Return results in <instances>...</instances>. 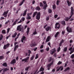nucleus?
I'll list each match as a JSON object with an SVG mask.
<instances>
[{"label": "nucleus", "mask_w": 74, "mask_h": 74, "mask_svg": "<svg viewBox=\"0 0 74 74\" xmlns=\"http://www.w3.org/2000/svg\"><path fill=\"white\" fill-rule=\"evenodd\" d=\"M36 15V18L39 21L40 19V12H39L38 13L37 12H34V13H33V17L34 18Z\"/></svg>", "instance_id": "1"}, {"label": "nucleus", "mask_w": 74, "mask_h": 74, "mask_svg": "<svg viewBox=\"0 0 74 74\" xmlns=\"http://www.w3.org/2000/svg\"><path fill=\"white\" fill-rule=\"evenodd\" d=\"M44 4H45L44 5V7H43V9H44L45 11L46 9L48 7L47 4V2L45 1H44L42 2Z\"/></svg>", "instance_id": "2"}, {"label": "nucleus", "mask_w": 74, "mask_h": 74, "mask_svg": "<svg viewBox=\"0 0 74 74\" xmlns=\"http://www.w3.org/2000/svg\"><path fill=\"white\" fill-rule=\"evenodd\" d=\"M60 27V23H56L55 24V28L56 29H59Z\"/></svg>", "instance_id": "3"}, {"label": "nucleus", "mask_w": 74, "mask_h": 74, "mask_svg": "<svg viewBox=\"0 0 74 74\" xmlns=\"http://www.w3.org/2000/svg\"><path fill=\"white\" fill-rule=\"evenodd\" d=\"M29 56H27L26 58H25L24 59L22 60V62H23L24 61L25 62H28V60L29 59Z\"/></svg>", "instance_id": "4"}, {"label": "nucleus", "mask_w": 74, "mask_h": 74, "mask_svg": "<svg viewBox=\"0 0 74 74\" xmlns=\"http://www.w3.org/2000/svg\"><path fill=\"white\" fill-rule=\"evenodd\" d=\"M10 45V44L9 43L7 44L6 45H4L3 47V49H7L8 47H9V46Z\"/></svg>", "instance_id": "5"}, {"label": "nucleus", "mask_w": 74, "mask_h": 74, "mask_svg": "<svg viewBox=\"0 0 74 74\" xmlns=\"http://www.w3.org/2000/svg\"><path fill=\"white\" fill-rule=\"evenodd\" d=\"M66 29L67 32L69 33H72L73 32L72 28H70L69 27H66Z\"/></svg>", "instance_id": "6"}, {"label": "nucleus", "mask_w": 74, "mask_h": 74, "mask_svg": "<svg viewBox=\"0 0 74 74\" xmlns=\"http://www.w3.org/2000/svg\"><path fill=\"white\" fill-rule=\"evenodd\" d=\"M22 27L21 25H20L17 26V27L16 30L19 32H21L22 31V28L21 27Z\"/></svg>", "instance_id": "7"}, {"label": "nucleus", "mask_w": 74, "mask_h": 74, "mask_svg": "<svg viewBox=\"0 0 74 74\" xmlns=\"http://www.w3.org/2000/svg\"><path fill=\"white\" fill-rule=\"evenodd\" d=\"M51 27L50 26H48L45 28V30L47 32H48L49 31H51Z\"/></svg>", "instance_id": "8"}, {"label": "nucleus", "mask_w": 74, "mask_h": 74, "mask_svg": "<svg viewBox=\"0 0 74 74\" xmlns=\"http://www.w3.org/2000/svg\"><path fill=\"white\" fill-rule=\"evenodd\" d=\"M16 60L15 59L12 60L10 62V64H12L16 63Z\"/></svg>", "instance_id": "9"}, {"label": "nucleus", "mask_w": 74, "mask_h": 74, "mask_svg": "<svg viewBox=\"0 0 74 74\" xmlns=\"http://www.w3.org/2000/svg\"><path fill=\"white\" fill-rule=\"evenodd\" d=\"M66 2L67 3L68 5L69 6H70V5L72 4L71 2H70L69 0H67L66 1Z\"/></svg>", "instance_id": "10"}, {"label": "nucleus", "mask_w": 74, "mask_h": 74, "mask_svg": "<svg viewBox=\"0 0 74 74\" xmlns=\"http://www.w3.org/2000/svg\"><path fill=\"white\" fill-rule=\"evenodd\" d=\"M36 45V44L35 42H34L30 44V46L32 47H35Z\"/></svg>", "instance_id": "11"}, {"label": "nucleus", "mask_w": 74, "mask_h": 74, "mask_svg": "<svg viewBox=\"0 0 74 74\" xmlns=\"http://www.w3.org/2000/svg\"><path fill=\"white\" fill-rule=\"evenodd\" d=\"M71 15H73L74 14V13L73 12V11L74 10H73V7H71Z\"/></svg>", "instance_id": "12"}, {"label": "nucleus", "mask_w": 74, "mask_h": 74, "mask_svg": "<svg viewBox=\"0 0 74 74\" xmlns=\"http://www.w3.org/2000/svg\"><path fill=\"white\" fill-rule=\"evenodd\" d=\"M27 10L26 9L24 11V12L23 14V16H25L26 15Z\"/></svg>", "instance_id": "13"}, {"label": "nucleus", "mask_w": 74, "mask_h": 74, "mask_svg": "<svg viewBox=\"0 0 74 74\" xmlns=\"http://www.w3.org/2000/svg\"><path fill=\"white\" fill-rule=\"evenodd\" d=\"M9 10H8L4 12L3 14H2L3 16H5L6 15H7L8 14V13Z\"/></svg>", "instance_id": "14"}, {"label": "nucleus", "mask_w": 74, "mask_h": 74, "mask_svg": "<svg viewBox=\"0 0 74 74\" xmlns=\"http://www.w3.org/2000/svg\"><path fill=\"white\" fill-rule=\"evenodd\" d=\"M25 39H26V37L24 36H23L22 39L21 40V41L22 43L23 42V41Z\"/></svg>", "instance_id": "15"}, {"label": "nucleus", "mask_w": 74, "mask_h": 74, "mask_svg": "<svg viewBox=\"0 0 74 74\" xmlns=\"http://www.w3.org/2000/svg\"><path fill=\"white\" fill-rule=\"evenodd\" d=\"M19 45H18L15 46L14 48V51H15L18 48Z\"/></svg>", "instance_id": "16"}, {"label": "nucleus", "mask_w": 74, "mask_h": 74, "mask_svg": "<svg viewBox=\"0 0 74 74\" xmlns=\"http://www.w3.org/2000/svg\"><path fill=\"white\" fill-rule=\"evenodd\" d=\"M51 65L50 64H48V65H47V70H50V69H51Z\"/></svg>", "instance_id": "17"}, {"label": "nucleus", "mask_w": 74, "mask_h": 74, "mask_svg": "<svg viewBox=\"0 0 74 74\" xmlns=\"http://www.w3.org/2000/svg\"><path fill=\"white\" fill-rule=\"evenodd\" d=\"M50 36H48L46 40V42H47L50 41Z\"/></svg>", "instance_id": "18"}, {"label": "nucleus", "mask_w": 74, "mask_h": 74, "mask_svg": "<svg viewBox=\"0 0 74 74\" xmlns=\"http://www.w3.org/2000/svg\"><path fill=\"white\" fill-rule=\"evenodd\" d=\"M61 24L63 26H65L66 25L65 21H62L61 22Z\"/></svg>", "instance_id": "19"}, {"label": "nucleus", "mask_w": 74, "mask_h": 74, "mask_svg": "<svg viewBox=\"0 0 74 74\" xmlns=\"http://www.w3.org/2000/svg\"><path fill=\"white\" fill-rule=\"evenodd\" d=\"M70 70V68L69 67H67L65 70H64V72H66L68 71H69Z\"/></svg>", "instance_id": "20"}, {"label": "nucleus", "mask_w": 74, "mask_h": 74, "mask_svg": "<svg viewBox=\"0 0 74 74\" xmlns=\"http://www.w3.org/2000/svg\"><path fill=\"white\" fill-rule=\"evenodd\" d=\"M60 34L59 32H57L54 36L55 38H56L58 36V35Z\"/></svg>", "instance_id": "21"}, {"label": "nucleus", "mask_w": 74, "mask_h": 74, "mask_svg": "<svg viewBox=\"0 0 74 74\" xmlns=\"http://www.w3.org/2000/svg\"><path fill=\"white\" fill-rule=\"evenodd\" d=\"M64 20L68 22L69 21V17H65Z\"/></svg>", "instance_id": "22"}, {"label": "nucleus", "mask_w": 74, "mask_h": 74, "mask_svg": "<svg viewBox=\"0 0 74 74\" xmlns=\"http://www.w3.org/2000/svg\"><path fill=\"white\" fill-rule=\"evenodd\" d=\"M25 1V0H23L22 1H21L20 3V4L19 5V6H21V5H22L23 4Z\"/></svg>", "instance_id": "23"}, {"label": "nucleus", "mask_w": 74, "mask_h": 74, "mask_svg": "<svg viewBox=\"0 0 74 74\" xmlns=\"http://www.w3.org/2000/svg\"><path fill=\"white\" fill-rule=\"evenodd\" d=\"M45 70V69L44 68L42 67H41L40 70V71H43Z\"/></svg>", "instance_id": "24"}, {"label": "nucleus", "mask_w": 74, "mask_h": 74, "mask_svg": "<svg viewBox=\"0 0 74 74\" xmlns=\"http://www.w3.org/2000/svg\"><path fill=\"white\" fill-rule=\"evenodd\" d=\"M30 66H28L27 67L25 68V71H29V69L30 68Z\"/></svg>", "instance_id": "25"}, {"label": "nucleus", "mask_w": 74, "mask_h": 74, "mask_svg": "<svg viewBox=\"0 0 74 74\" xmlns=\"http://www.w3.org/2000/svg\"><path fill=\"white\" fill-rule=\"evenodd\" d=\"M9 70V69H8L7 68H4L3 70V71L4 72H6L7 71Z\"/></svg>", "instance_id": "26"}, {"label": "nucleus", "mask_w": 74, "mask_h": 74, "mask_svg": "<svg viewBox=\"0 0 74 74\" xmlns=\"http://www.w3.org/2000/svg\"><path fill=\"white\" fill-rule=\"evenodd\" d=\"M17 35V33L16 32H15L14 34L12 36V37L13 38H15Z\"/></svg>", "instance_id": "27"}, {"label": "nucleus", "mask_w": 74, "mask_h": 74, "mask_svg": "<svg viewBox=\"0 0 74 74\" xmlns=\"http://www.w3.org/2000/svg\"><path fill=\"white\" fill-rule=\"evenodd\" d=\"M2 65L3 66H4L5 67L7 66V63L6 62H4L3 64Z\"/></svg>", "instance_id": "28"}, {"label": "nucleus", "mask_w": 74, "mask_h": 74, "mask_svg": "<svg viewBox=\"0 0 74 74\" xmlns=\"http://www.w3.org/2000/svg\"><path fill=\"white\" fill-rule=\"evenodd\" d=\"M1 33L3 34H6L5 30V29H3L2 30V31H1Z\"/></svg>", "instance_id": "29"}, {"label": "nucleus", "mask_w": 74, "mask_h": 74, "mask_svg": "<svg viewBox=\"0 0 74 74\" xmlns=\"http://www.w3.org/2000/svg\"><path fill=\"white\" fill-rule=\"evenodd\" d=\"M48 12L49 14H51L52 13V10L51 9H49L48 10Z\"/></svg>", "instance_id": "30"}, {"label": "nucleus", "mask_w": 74, "mask_h": 74, "mask_svg": "<svg viewBox=\"0 0 74 74\" xmlns=\"http://www.w3.org/2000/svg\"><path fill=\"white\" fill-rule=\"evenodd\" d=\"M29 28H27V35H29Z\"/></svg>", "instance_id": "31"}, {"label": "nucleus", "mask_w": 74, "mask_h": 74, "mask_svg": "<svg viewBox=\"0 0 74 74\" xmlns=\"http://www.w3.org/2000/svg\"><path fill=\"white\" fill-rule=\"evenodd\" d=\"M34 55H33L32 56V57H31L30 59L31 60H33L34 57Z\"/></svg>", "instance_id": "32"}, {"label": "nucleus", "mask_w": 74, "mask_h": 74, "mask_svg": "<svg viewBox=\"0 0 74 74\" xmlns=\"http://www.w3.org/2000/svg\"><path fill=\"white\" fill-rule=\"evenodd\" d=\"M36 10L38 11H40V8L39 6H37L36 8Z\"/></svg>", "instance_id": "33"}, {"label": "nucleus", "mask_w": 74, "mask_h": 74, "mask_svg": "<svg viewBox=\"0 0 74 74\" xmlns=\"http://www.w3.org/2000/svg\"><path fill=\"white\" fill-rule=\"evenodd\" d=\"M67 47H66L64 48L63 49L64 52H66L67 51Z\"/></svg>", "instance_id": "34"}, {"label": "nucleus", "mask_w": 74, "mask_h": 74, "mask_svg": "<svg viewBox=\"0 0 74 74\" xmlns=\"http://www.w3.org/2000/svg\"><path fill=\"white\" fill-rule=\"evenodd\" d=\"M3 38V36L2 34H1L0 35V41H1Z\"/></svg>", "instance_id": "35"}, {"label": "nucleus", "mask_w": 74, "mask_h": 74, "mask_svg": "<svg viewBox=\"0 0 74 74\" xmlns=\"http://www.w3.org/2000/svg\"><path fill=\"white\" fill-rule=\"evenodd\" d=\"M52 8L53 10H55L56 8V6L55 5H53L52 6Z\"/></svg>", "instance_id": "36"}, {"label": "nucleus", "mask_w": 74, "mask_h": 74, "mask_svg": "<svg viewBox=\"0 0 74 74\" xmlns=\"http://www.w3.org/2000/svg\"><path fill=\"white\" fill-rule=\"evenodd\" d=\"M31 18L30 16H27V17L26 18V19L29 20L31 19Z\"/></svg>", "instance_id": "37"}, {"label": "nucleus", "mask_w": 74, "mask_h": 74, "mask_svg": "<svg viewBox=\"0 0 74 74\" xmlns=\"http://www.w3.org/2000/svg\"><path fill=\"white\" fill-rule=\"evenodd\" d=\"M4 58L3 56H0V60H2Z\"/></svg>", "instance_id": "38"}, {"label": "nucleus", "mask_w": 74, "mask_h": 74, "mask_svg": "<svg viewBox=\"0 0 74 74\" xmlns=\"http://www.w3.org/2000/svg\"><path fill=\"white\" fill-rule=\"evenodd\" d=\"M33 34L34 35L37 34V32H36V29H35V31L33 33Z\"/></svg>", "instance_id": "39"}, {"label": "nucleus", "mask_w": 74, "mask_h": 74, "mask_svg": "<svg viewBox=\"0 0 74 74\" xmlns=\"http://www.w3.org/2000/svg\"><path fill=\"white\" fill-rule=\"evenodd\" d=\"M60 50H61L60 47H59L57 49V52H59L60 51Z\"/></svg>", "instance_id": "40"}, {"label": "nucleus", "mask_w": 74, "mask_h": 74, "mask_svg": "<svg viewBox=\"0 0 74 74\" xmlns=\"http://www.w3.org/2000/svg\"><path fill=\"white\" fill-rule=\"evenodd\" d=\"M52 50L53 51L54 53H55L56 52V51H57V50L56 49V48H54L53 49H52Z\"/></svg>", "instance_id": "41"}, {"label": "nucleus", "mask_w": 74, "mask_h": 74, "mask_svg": "<svg viewBox=\"0 0 74 74\" xmlns=\"http://www.w3.org/2000/svg\"><path fill=\"white\" fill-rule=\"evenodd\" d=\"M21 20V21H24L25 20V18L24 17H22Z\"/></svg>", "instance_id": "42"}, {"label": "nucleus", "mask_w": 74, "mask_h": 74, "mask_svg": "<svg viewBox=\"0 0 74 74\" xmlns=\"http://www.w3.org/2000/svg\"><path fill=\"white\" fill-rule=\"evenodd\" d=\"M32 14V12H31L29 13H28L27 14V16H31Z\"/></svg>", "instance_id": "43"}, {"label": "nucleus", "mask_w": 74, "mask_h": 74, "mask_svg": "<svg viewBox=\"0 0 74 74\" xmlns=\"http://www.w3.org/2000/svg\"><path fill=\"white\" fill-rule=\"evenodd\" d=\"M40 6L41 7H43V4L42 3L40 2Z\"/></svg>", "instance_id": "44"}, {"label": "nucleus", "mask_w": 74, "mask_h": 74, "mask_svg": "<svg viewBox=\"0 0 74 74\" xmlns=\"http://www.w3.org/2000/svg\"><path fill=\"white\" fill-rule=\"evenodd\" d=\"M62 64V62L61 61H59L58 62V63H57L58 65H60Z\"/></svg>", "instance_id": "45"}, {"label": "nucleus", "mask_w": 74, "mask_h": 74, "mask_svg": "<svg viewBox=\"0 0 74 74\" xmlns=\"http://www.w3.org/2000/svg\"><path fill=\"white\" fill-rule=\"evenodd\" d=\"M50 53L51 54H53L54 53L52 50H51L50 51Z\"/></svg>", "instance_id": "46"}, {"label": "nucleus", "mask_w": 74, "mask_h": 74, "mask_svg": "<svg viewBox=\"0 0 74 74\" xmlns=\"http://www.w3.org/2000/svg\"><path fill=\"white\" fill-rule=\"evenodd\" d=\"M16 24H17V23L14 21L13 23V24H12V26H14V25H16Z\"/></svg>", "instance_id": "47"}, {"label": "nucleus", "mask_w": 74, "mask_h": 74, "mask_svg": "<svg viewBox=\"0 0 74 74\" xmlns=\"http://www.w3.org/2000/svg\"><path fill=\"white\" fill-rule=\"evenodd\" d=\"M64 39H62V40H61L60 41V42L62 44V43H64Z\"/></svg>", "instance_id": "48"}, {"label": "nucleus", "mask_w": 74, "mask_h": 74, "mask_svg": "<svg viewBox=\"0 0 74 74\" xmlns=\"http://www.w3.org/2000/svg\"><path fill=\"white\" fill-rule=\"evenodd\" d=\"M60 69H60L61 71H62L63 69V66H60Z\"/></svg>", "instance_id": "49"}, {"label": "nucleus", "mask_w": 74, "mask_h": 74, "mask_svg": "<svg viewBox=\"0 0 74 74\" xmlns=\"http://www.w3.org/2000/svg\"><path fill=\"white\" fill-rule=\"evenodd\" d=\"M38 58V54H37L36 55V56L35 57V59H37Z\"/></svg>", "instance_id": "50"}, {"label": "nucleus", "mask_w": 74, "mask_h": 74, "mask_svg": "<svg viewBox=\"0 0 74 74\" xmlns=\"http://www.w3.org/2000/svg\"><path fill=\"white\" fill-rule=\"evenodd\" d=\"M52 60V58L51 57H50L49 58V62H50Z\"/></svg>", "instance_id": "51"}, {"label": "nucleus", "mask_w": 74, "mask_h": 74, "mask_svg": "<svg viewBox=\"0 0 74 74\" xmlns=\"http://www.w3.org/2000/svg\"><path fill=\"white\" fill-rule=\"evenodd\" d=\"M71 58L72 59H74V54H72L71 55Z\"/></svg>", "instance_id": "52"}, {"label": "nucleus", "mask_w": 74, "mask_h": 74, "mask_svg": "<svg viewBox=\"0 0 74 74\" xmlns=\"http://www.w3.org/2000/svg\"><path fill=\"white\" fill-rule=\"evenodd\" d=\"M59 1H59L58 0L57 1H56V4L57 5H59Z\"/></svg>", "instance_id": "53"}, {"label": "nucleus", "mask_w": 74, "mask_h": 74, "mask_svg": "<svg viewBox=\"0 0 74 74\" xmlns=\"http://www.w3.org/2000/svg\"><path fill=\"white\" fill-rule=\"evenodd\" d=\"M30 54H29L28 55V53H25V56H30Z\"/></svg>", "instance_id": "54"}, {"label": "nucleus", "mask_w": 74, "mask_h": 74, "mask_svg": "<svg viewBox=\"0 0 74 74\" xmlns=\"http://www.w3.org/2000/svg\"><path fill=\"white\" fill-rule=\"evenodd\" d=\"M46 19V21H48L49 19V17H47Z\"/></svg>", "instance_id": "55"}, {"label": "nucleus", "mask_w": 74, "mask_h": 74, "mask_svg": "<svg viewBox=\"0 0 74 74\" xmlns=\"http://www.w3.org/2000/svg\"><path fill=\"white\" fill-rule=\"evenodd\" d=\"M10 22V20H8L5 23V25H7V24L9 22Z\"/></svg>", "instance_id": "56"}, {"label": "nucleus", "mask_w": 74, "mask_h": 74, "mask_svg": "<svg viewBox=\"0 0 74 74\" xmlns=\"http://www.w3.org/2000/svg\"><path fill=\"white\" fill-rule=\"evenodd\" d=\"M28 53L29 54H30L31 53V50H28Z\"/></svg>", "instance_id": "57"}, {"label": "nucleus", "mask_w": 74, "mask_h": 74, "mask_svg": "<svg viewBox=\"0 0 74 74\" xmlns=\"http://www.w3.org/2000/svg\"><path fill=\"white\" fill-rule=\"evenodd\" d=\"M4 4V0H2V2L1 3V5H2V4Z\"/></svg>", "instance_id": "58"}, {"label": "nucleus", "mask_w": 74, "mask_h": 74, "mask_svg": "<svg viewBox=\"0 0 74 74\" xmlns=\"http://www.w3.org/2000/svg\"><path fill=\"white\" fill-rule=\"evenodd\" d=\"M54 63L53 61H52L51 63H49V64L51 66L52 65H53Z\"/></svg>", "instance_id": "59"}, {"label": "nucleus", "mask_w": 74, "mask_h": 74, "mask_svg": "<svg viewBox=\"0 0 74 74\" xmlns=\"http://www.w3.org/2000/svg\"><path fill=\"white\" fill-rule=\"evenodd\" d=\"M65 33V31H62V34L63 35H64Z\"/></svg>", "instance_id": "60"}, {"label": "nucleus", "mask_w": 74, "mask_h": 74, "mask_svg": "<svg viewBox=\"0 0 74 74\" xmlns=\"http://www.w3.org/2000/svg\"><path fill=\"white\" fill-rule=\"evenodd\" d=\"M10 28H8L7 29V33H8L10 32Z\"/></svg>", "instance_id": "61"}, {"label": "nucleus", "mask_w": 74, "mask_h": 74, "mask_svg": "<svg viewBox=\"0 0 74 74\" xmlns=\"http://www.w3.org/2000/svg\"><path fill=\"white\" fill-rule=\"evenodd\" d=\"M28 71H26L25 72V73L24 74L23 73L21 72V74H27V73Z\"/></svg>", "instance_id": "62"}, {"label": "nucleus", "mask_w": 74, "mask_h": 74, "mask_svg": "<svg viewBox=\"0 0 74 74\" xmlns=\"http://www.w3.org/2000/svg\"><path fill=\"white\" fill-rule=\"evenodd\" d=\"M58 17V15L57 14H56L54 15V18H56Z\"/></svg>", "instance_id": "63"}, {"label": "nucleus", "mask_w": 74, "mask_h": 74, "mask_svg": "<svg viewBox=\"0 0 74 74\" xmlns=\"http://www.w3.org/2000/svg\"><path fill=\"white\" fill-rule=\"evenodd\" d=\"M43 47H44V45H42L40 46V49H42L43 48Z\"/></svg>", "instance_id": "64"}]
</instances>
